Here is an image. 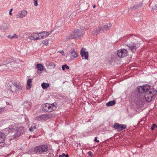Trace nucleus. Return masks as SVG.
<instances>
[{
  "mask_svg": "<svg viewBox=\"0 0 157 157\" xmlns=\"http://www.w3.org/2000/svg\"><path fill=\"white\" fill-rule=\"evenodd\" d=\"M51 117V116L49 114H44L38 116L36 119L38 121H46Z\"/></svg>",
  "mask_w": 157,
  "mask_h": 157,
  "instance_id": "obj_9",
  "label": "nucleus"
},
{
  "mask_svg": "<svg viewBox=\"0 0 157 157\" xmlns=\"http://www.w3.org/2000/svg\"><path fill=\"white\" fill-rule=\"evenodd\" d=\"M49 85H50L49 83L45 82H43L41 84V86L44 89H47L49 87Z\"/></svg>",
  "mask_w": 157,
  "mask_h": 157,
  "instance_id": "obj_19",
  "label": "nucleus"
},
{
  "mask_svg": "<svg viewBox=\"0 0 157 157\" xmlns=\"http://www.w3.org/2000/svg\"><path fill=\"white\" fill-rule=\"evenodd\" d=\"M155 127H157V125H156V126H155Z\"/></svg>",
  "mask_w": 157,
  "mask_h": 157,
  "instance_id": "obj_41",
  "label": "nucleus"
},
{
  "mask_svg": "<svg viewBox=\"0 0 157 157\" xmlns=\"http://www.w3.org/2000/svg\"><path fill=\"white\" fill-rule=\"evenodd\" d=\"M116 103L115 101L114 100L109 101L106 103V105L107 106H111L114 105Z\"/></svg>",
  "mask_w": 157,
  "mask_h": 157,
  "instance_id": "obj_22",
  "label": "nucleus"
},
{
  "mask_svg": "<svg viewBox=\"0 0 157 157\" xmlns=\"http://www.w3.org/2000/svg\"><path fill=\"white\" fill-rule=\"evenodd\" d=\"M56 105L55 102L52 104H44L42 105V109L46 112H50L56 109Z\"/></svg>",
  "mask_w": 157,
  "mask_h": 157,
  "instance_id": "obj_2",
  "label": "nucleus"
},
{
  "mask_svg": "<svg viewBox=\"0 0 157 157\" xmlns=\"http://www.w3.org/2000/svg\"><path fill=\"white\" fill-rule=\"evenodd\" d=\"M62 69L63 70H64L66 68L68 70L69 69V67L67 65H64L62 66Z\"/></svg>",
  "mask_w": 157,
  "mask_h": 157,
  "instance_id": "obj_26",
  "label": "nucleus"
},
{
  "mask_svg": "<svg viewBox=\"0 0 157 157\" xmlns=\"http://www.w3.org/2000/svg\"><path fill=\"white\" fill-rule=\"evenodd\" d=\"M71 56V58L72 59H74L77 58L78 56V54L74 50H72L71 51L70 53Z\"/></svg>",
  "mask_w": 157,
  "mask_h": 157,
  "instance_id": "obj_15",
  "label": "nucleus"
},
{
  "mask_svg": "<svg viewBox=\"0 0 157 157\" xmlns=\"http://www.w3.org/2000/svg\"><path fill=\"white\" fill-rule=\"evenodd\" d=\"M65 154L64 153H63L62 155H59V157H63V156H65Z\"/></svg>",
  "mask_w": 157,
  "mask_h": 157,
  "instance_id": "obj_36",
  "label": "nucleus"
},
{
  "mask_svg": "<svg viewBox=\"0 0 157 157\" xmlns=\"http://www.w3.org/2000/svg\"><path fill=\"white\" fill-rule=\"evenodd\" d=\"M5 138V136L4 133L0 132V143H2L4 142Z\"/></svg>",
  "mask_w": 157,
  "mask_h": 157,
  "instance_id": "obj_16",
  "label": "nucleus"
},
{
  "mask_svg": "<svg viewBox=\"0 0 157 157\" xmlns=\"http://www.w3.org/2000/svg\"><path fill=\"white\" fill-rule=\"evenodd\" d=\"M65 156L66 157H69V156L67 154L65 155Z\"/></svg>",
  "mask_w": 157,
  "mask_h": 157,
  "instance_id": "obj_39",
  "label": "nucleus"
},
{
  "mask_svg": "<svg viewBox=\"0 0 157 157\" xmlns=\"http://www.w3.org/2000/svg\"><path fill=\"white\" fill-rule=\"evenodd\" d=\"M38 34L39 35V37L40 40L46 38L49 35V33L48 32L43 31L38 33Z\"/></svg>",
  "mask_w": 157,
  "mask_h": 157,
  "instance_id": "obj_11",
  "label": "nucleus"
},
{
  "mask_svg": "<svg viewBox=\"0 0 157 157\" xmlns=\"http://www.w3.org/2000/svg\"><path fill=\"white\" fill-rule=\"evenodd\" d=\"M155 126H156V124H153L152 126L151 127V129L152 130H153L154 129L155 127Z\"/></svg>",
  "mask_w": 157,
  "mask_h": 157,
  "instance_id": "obj_29",
  "label": "nucleus"
},
{
  "mask_svg": "<svg viewBox=\"0 0 157 157\" xmlns=\"http://www.w3.org/2000/svg\"><path fill=\"white\" fill-rule=\"evenodd\" d=\"M36 125H34L33 126H31L29 128V131L31 132H33L34 131V129H36Z\"/></svg>",
  "mask_w": 157,
  "mask_h": 157,
  "instance_id": "obj_25",
  "label": "nucleus"
},
{
  "mask_svg": "<svg viewBox=\"0 0 157 157\" xmlns=\"http://www.w3.org/2000/svg\"><path fill=\"white\" fill-rule=\"evenodd\" d=\"M24 36H26L27 40L29 39L30 40H39V35L38 32H34L28 35L27 34H25Z\"/></svg>",
  "mask_w": 157,
  "mask_h": 157,
  "instance_id": "obj_3",
  "label": "nucleus"
},
{
  "mask_svg": "<svg viewBox=\"0 0 157 157\" xmlns=\"http://www.w3.org/2000/svg\"><path fill=\"white\" fill-rule=\"evenodd\" d=\"M10 87V91L14 95L17 94L20 91H21L22 90V88L21 86L13 84Z\"/></svg>",
  "mask_w": 157,
  "mask_h": 157,
  "instance_id": "obj_4",
  "label": "nucleus"
},
{
  "mask_svg": "<svg viewBox=\"0 0 157 157\" xmlns=\"http://www.w3.org/2000/svg\"><path fill=\"white\" fill-rule=\"evenodd\" d=\"M37 68L40 71H42L44 69V67L40 64H37L36 65Z\"/></svg>",
  "mask_w": 157,
  "mask_h": 157,
  "instance_id": "obj_20",
  "label": "nucleus"
},
{
  "mask_svg": "<svg viewBox=\"0 0 157 157\" xmlns=\"http://www.w3.org/2000/svg\"><path fill=\"white\" fill-rule=\"evenodd\" d=\"M140 100H140L141 102L144 101V98L143 96L140 97Z\"/></svg>",
  "mask_w": 157,
  "mask_h": 157,
  "instance_id": "obj_30",
  "label": "nucleus"
},
{
  "mask_svg": "<svg viewBox=\"0 0 157 157\" xmlns=\"http://www.w3.org/2000/svg\"><path fill=\"white\" fill-rule=\"evenodd\" d=\"M137 6H133L131 7V10L135 9H136L137 8Z\"/></svg>",
  "mask_w": 157,
  "mask_h": 157,
  "instance_id": "obj_35",
  "label": "nucleus"
},
{
  "mask_svg": "<svg viewBox=\"0 0 157 157\" xmlns=\"http://www.w3.org/2000/svg\"><path fill=\"white\" fill-rule=\"evenodd\" d=\"M88 154L89 156H92V152L91 151H90L88 152Z\"/></svg>",
  "mask_w": 157,
  "mask_h": 157,
  "instance_id": "obj_32",
  "label": "nucleus"
},
{
  "mask_svg": "<svg viewBox=\"0 0 157 157\" xmlns=\"http://www.w3.org/2000/svg\"><path fill=\"white\" fill-rule=\"evenodd\" d=\"M27 11L26 10H21L18 12L17 16L18 18H23L27 15Z\"/></svg>",
  "mask_w": 157,
  "mask_h": 157,
  "instance_id": "obj_12",
  "label": "nucleus"
},
{
  "mask_svg": "<svg viewBox=\"0 0 157 157\" xmlns=\"http://www.w3.org/2000/svg\"><path fill=\"white\" fill-rule=\"evenodd\" d=\"M12 11H13V9L11 8L10 10V11H9V14L10 15H12V14L11 12H12Z\"/></svg>",
  "mask_w": 157,
  "mask_h": 157,
  "instance_id": "obj_34",
  "label": "nucleus"
},
{
  "mask_svg": "<svg viewBox=\"0 0 157 157\" xmlns=\"http://www.w3.org/2000/svg\"><path fill=\"white\" fill-rule=\"evenodd\" d=\"M81 32L79 30L77 29L75 30L73 33H71L69 36H68L67 38V39H75L78 36H79L80 35Z\"/></svg>",
  "mask_w": 157,
  "mask_h": 157,
  "instance_id": "obj_8",
  "label": "nucleus"
},
{
  "mask_svg": "<svg viewBox=\"0 0 157 157\" xmlns=\"http://www.w3.org/2000/svg\"><path fill=\"white\" fill-rule=\"evenodd\" d=\"M5 110L6 108L5 107L0 108V113H2Z\"/></svg>",
  "mask_w": 157,
  "mask_h": 157,
  "instance_id": "obj_27",
  "label": "nucleus"
},
{
  "mask_svg": "<svg viewBox=\"0 0 157 157\" xmlns=\"http://www.w3.org/2000/svg\"><path fill=\"white\" fill-rule=\"evenodd\" d=\"M49 65L51 67H55L56 65L54 63L50 62L49 63Z\"/></svg>",
  "mask_w": 157,
  "mask_h": 157,
  "instance_id": "obj_28",
  "label": "nucleus"
},
{
  "mask_svg": "<svg viewBox=\"0 0 157 157\" xmlns=\"http://www.w3.org/2000/svg\"><path fill=\"white\" fill-rule=\"evenodd\" d=\"M110 24H107L105 25H104L103 28V29H102V30H108L109 29V28H110Z\"/></svg>",
  "mask_w": 157,
  "mask_h": 157,
  "instance_id": "obj_24",
  "label": "nucleus"
},
{
  "mask_svg": "<svg viewBox=\"0 0 157 157\" xmlns=\"http://www.w3.org/2000/svg\"><path fill=\"white\" fill-rule=\"evenodd\" d=\"M34 4L36 6H37L38 5L37 0H34Z\"/></svg>",
  "mask_w": 157,
  "mask_h": 157,
  "instance_id": "obj_31",
  "label": "nucleus"
},
{
  "mask_svg": "<svg viewBox=\"0 0 157 157\" xmlns=\"http://www.w3.org/2000/svg\"><path fill=\"white\" fill-rule=\"evenodd\" d=\"M8 38L9 39H11L13 38H18V36L16 34H14L13 36L9 35L7 36Z\"/></svg>",
  "mask_w": 157,
  "mask_h": 157,
  "instance_id": "obj_23",
  "label": "nucleus"
},
{
  "mask_svg": "<svg viewBox=\"0 0 157 157\" xmlns=\"http://www.w3.org/2000/svg\"><path fill=\"white\" fill-rule=\"evenodd\" d=\"M86 49L82 48L80 51V54L82 57H85V59H88V52H86Z\"/></svg>",
  "mask_w": 157,
  "mask_h": 157,
  "instance_id": "obj_13",
  "label": "nucleus"
},
{
  "mask_svg": "<svg viewBox=\"0 0 157 157\" xmlns=\"http://www.w3.org/2000/svg\"><path fill=\"white\" fill-rule=\"evenodd\" d=\"M44 44H45V45H47V44H48V43L47 41H46L45 42Z\"/></svg>",
  "mask_w": 157,
  "mask_h": 157,
  "instance_id": "obj_38",
  "label": "nucleus"
},
{
  "mask_svg": "<svg viewBox=\"0 0 157 157\" xmlns=\"http://www.w3.org/2000/svg\"><path fill=\"white\" fill-rule=\"evenodd\" d=\"M32 79H29L27 80L26 88L27 89H30L31 87Z\"/></svg>",
  "mask_w": 157,
  "mask_h": 157,
  "instance_id": "obj_18",
  "label": "nucleus"
},
{
  "mask_svg": "<svg viewBox=\"0 0 157 157\" xmlns=\"http://www.w3.org/2000/svg\"><path fill=\"white\" fill-rule=\"evenodd\" d=\"M95 7H96V6H95V5H94V6H93V8H95Z\"/></svg>",
  "mask_w": 157,
  "mask_h": 157,
  "instance_id": "obj_40",
  "label": "nucleus"
},
{
  "mask_svg": "<svg viewBox=\"0 0 157 157\" xmlns=\"http://www.w3.org/2000/svg\"><path fill=\"white\" fill-rule=\"evenodd\" d=\"M25 131L24 128L23 127H20L17 130V132L19 133V135H21V134Z\"/></svg>",
  "mask_w": 157,
  "mask_h": 157,
  "instance_id": "obj_21",
  "label": "nucleus"
},
{
  "mask_svg": "<svg viewBox=\"0 0 157 157\" xmlns=\"http://www.w3.org/2000/svg\"><path fill=\"white\" fill-rule=\"evenodd\" d=\"M8 28V27L7 24L6 23H4L1 25L0 27V30L2 32H4Z\"/></svg>",
  "mask_w": 157,
  "mask_h": 157,
  "instance_id": "obj_14",
  "label": "nucleus"
},
{
  "mask_svg": "<svg viewBox=\"0 0 157 157\" xmlns=\"http://www.w3.org/2000/svg\"><path fill=\"white\" fill-rule=\"evenodd\" d=\"M117 56L121 58L126 57L128 55V51L124 49L118 50L117 51Z\"/></svg>",
  "mask_w": 157,
  "mask_h": 157,
  "instance_id": "obj_7",
  "label": "nucleus"
},
{
  "mask_svg": "<svg viewBox=\"0 0 157 157\" xmlns=\"http://www.w3.org/2000/svg\"><path fill=\"white\" fill-rule=\"evenodd\" d=\"M129 48L132 52H134L136 50V47L135 44L134 43H132L129 47Z\"/></svg>",
  "mask_w": 157,
  "mask_h": 157,
  "instance_id": "obj_17",
  "label": "nucleus"
},
{
  "mask_svg": "<svg viewBox=\"0 0 157 157\" xmlns=\"http://www.w3.org/2000/svg\"><path fill=\"white\" fill-rule=\"evenodd\" d=\"M58 52H60L61 53L64 54V52L63 51H59Z\"/></svg>",
  "mask_w": 157,
  "mask_h": 157,
  "instance_id": "obj_37",
  "label": "nucleus"
},
{
  "mask_svg": "<svg viewBox=\"0 0 157 157\" xmlns=\"http://www.w3.org/2000/svg\"><path fill=\"white\" fill-rule=\"evenodd\" d=\"M156 91L154 89H151L148 92L145 93L144 96L145 101L149 102L154 100L156 94Z\"/></svg>",
  "mask_w": 157,
  "mask_h": 157,
  "instance_id": "obj_1",
  "label": "nucleus"
},
{
  "mask_svg": "<svg viewBox=\"0 0 157 157\" xmlns=\"http://www.w3.org/2000/svg\"><path fill=\"white\" fill-rule=\"evenodd\" d=\"M48 149V147L46 145H42L35 147L34 151L36 152H38L40 153H42L46 152Z\"/></svg>",
  "mask_w": 157,
  "mask_h": 157,
  "instance_id": "obj_5",
  "label": "nucleus"
},
{
  "mask_svg": "<svg viewBox=\"0 0 157 157\" xmlns=\"http://www.w3.org/2000/svg\"><path fill=\"white\" fill-rule=\"evenodd\" d=\"M138 89L139 92L141 93H145L148 92V91L151 90L150 86L148 85L139 86Z\"/></svg>",
  "mask_w": 157,
  "mask_h": 157,
  "instance_id": "obj_6",
  "label": "nucleus"
},
{
  "mask_svg": "<svg viewBox=\"0 0 157 157\" xmlns=\"http://www.w3.org/2000/svg\"><path fill=\"white\" fill-rule=\"evenodd\" d=\"M97 138L98 137H96L94 139V141L97 143H99V141L97 140Z\"/></svg>",
  "mask_w": 157,
  "mask_h": 157,
  "instance_id": "obj_33",
  "label": "nucleus"
},
{
  "mask_svg": "<svg viewBox=\"0 0 157 157\" xmlns=\"http://www.w3.org/2000/svg\"><path fill=\"white\" fill-rule=\"evenodd\" d=\"M114 128L119 131H121L126 128V125L125 124H120L115 123L113 125Z\"/></svg>",
  "mask_w": 157,
  "mask_h": 157,
  "instance_id": "obj_10",
  "label": "nucleus"
}]
</instances>
